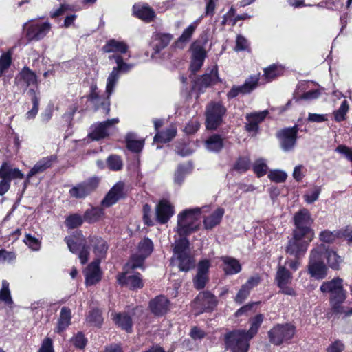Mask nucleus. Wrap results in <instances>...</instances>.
Masks as SVG:
<instances>
[{
    "instance_id": "obj_1",
    "label": "nucleus",
    "mask_w": 352,
    "mask_h": 352,
    "mask_svg": "<svg viewBox=\"0 0 352 352\" xmlns=\"http://www.w3.org/2000/svg\"><path fill=\"white\" fill-rule=\"evenodd\" d=\"M263 315L258 314L251 319V326L248 331L237 330L225 335V344L231 352H248L249 341L256 334L263 321Z\"/></svg>"
},
{
    "instance_id": "obj_2",
    "label": "nucleus",
    "mask_w": 352,
    "mask_h": 352,
    "mask_svg": "<svg viewBox=\"0 0 352 352\" xmlns=\"http://www.w3.org/2000/svg\"><path fill=\"white\" fill-rule=\"evenodd\" d=\"M294 223V236L289 241L286 252L299 258L305 254L307 248L308 214L305 210L295 214Z\"/></svg>"
},
{
    "instance_id": "obj_3",
    "label": "nucleus",
    "mask_w": 352,
    "mask_h": 352,
    "mask_svg": "<svg viewBox=\"0 0 352 352\" xmlns=\"http://www.w3.org/2000/svg\"><path fill=\"white\" fill-rule=\"evenodd\" d=\"M320 289L324 294H329V303L332 312L336 314H341L343 309L342 305L345 301L347 294L343 287V279L335 277L331 280L324 281L320 285Z\"/></svg>"
},
{
    "instance_id": "obj_4",
    "label": "nucleus",
    "mask_w": 352,
    "mask_h": 352,
    "mask_svg": "<svg viewBox=\"0 0 352 352\" xmlns=\"http://www.w3.org/2000/svg\"><path fill=\"white\" fill-rule=\"evenodd\" d=\"M206 208L186 209L178 214L175 230L181 236L180 238H184V236L190 234L198 229L202 210Z\"/></svg>"
},
{
    "instance_id": "obj_5",
    "label": "nucleus",
    "mask_w": 352,
    "mask_h": 352,
    "mask_svg": "<svg viewBox=\"0 0 352 352\" xmlns=\"http://www.w3.org/2000/svg\"><path fill=\"white\" fill-rule=\"evenodd\" d=\"M172 260L184 272H187L195 266V261L190 254L189 241L186 238H179L175 241Z\"/></svg>"
},
{
    "instance_id": "obj_6",
    "label": "nucleus",
    "mask_w": 352,
    "mask_h": 352,
    "mask_svg": "<svg viewBox=\"0 0 352 352\" xmlns=\"http://www.w3.org/2000/svg\"><path fill=\"white\" fill-rule=\"evenodd\" d=\"M324 245L322 244L311 251L309 260V275L316 280H320L325 278L328 274V266L322 259Z\"/></svg>"
},
{
    "instance_id": "obj_7",
    "label": "nucleus",
    "mask_w": 352,
    "mask_h": 352,
    "mask_svg": "<svg viewBox=\"0 0 352 352\" xmlns=\"http://www.w3.org/2000/svg\"><path fill=\"white\" fill-rule=\"evenodd\" d=\"M153 250V243L148 238L143 239L138 244L137 253L133 254L126 264V270L143 267L144 260Z\"/></svg>"
},
{
    "instance_id": "obj_8",
    "label": "nucleus",
    "mask_w": 352,
    "mask_h": 352,
    "mask_svg": "<svg viewBox=\"0 0 352 352\" xmlns=\"http://www.w3.org/2000/svg\"><path fill=\"white\" fill-rule=\"evenodd\" d=\"M69 250L78 255L82 264H85L89 258V249L87 246V240L80 234L73 235L65 239Z\"/></svg>"
},
{
    "instance_id": "obj_9",
    "label": "nucleus",
    "mask_w": 352,
    "mask_h": 352,
    "mask_svg": "<svg viewBox=\"0 0 352 352\" xmlns=\"http://www.w3.org/2000/svg\"><path fill=\"white\" fill-rule=\"evenodd\" d=\"M226 108L220 102H211L206 108V127L216 129L223 121Z\"/></svg>"
},
{
    "instance_id": "obj_10",
    "label": "nucleus",
    "mask_w": 352,
    "mask_h": 352,
    "mask_svg": "<svg viewBox=\"0 0 352 352\" xmlns=\"http://www.w3.org/2000/svg\"><path fill=\"white\" fill-rule=\"evenodd\" d=\"M295 334V327L290 324H276L268 332L270 341L280 345L291 340Z\"/></svg>"
},
{
    "instance_id": "obj_11",
    "label": "nucleus",
    "mask_w": 352,
    "mask_h": 352,
    "mask_svg": "<svg viewBox=\"0 0 352 352\" xmlns=\"http://www.w3.org/2000/svg\"><path fill=\"white\" fill-rule=\"evenodd\" d=\"M302 120L299 119L298 123L293 128L283 129L278 133V138L280 140L281 148L285 151L291 150L296 142V133L298 130L306 131V126L302 128L301 123Z\"/></svg>"
},
{
    "instance_id": "obj_12",
    "label": "nucleus",
    "mask_w": 352,
    "mask_h": 352,
    "mask_svg": "<svg viewBox=\"0 0 352 352\" xmlns=\"http://www.w3.org/2000/svg\"><path fill=\"white\" fill-rule=\"evenodd\" d=\"M26 36L30 40L38 41L43 38L50 31L52 25L49 22L31 21L23 26Z\"/></svg>"
},
{
    "instance_id": "obj_13",
    "label": "nucleus",
    "mask_w": 352,
    "mask_h": 352,
    "mask_svg": "<svg viewBox=\"0 0 352 352\" xmlns=\"http://www.w3.org/2000/svg\"><path fill=\"white\" fill-rule=\"evenodd\" d=\"M119 122L118 118H112L104 122H98L91 126L89 136L93 140H99L109 135Z\"/></svg>"
},
{
    "instance_id": "obj_14",
    "label": "nucleus",
    "mask_w": 352,
    "mask_h": 352,
    "mask_svg": "<svg viewBox=\"0 0 352 352\" xmlns=\"http://www.w3.org/2000/svg\"><path fill=\"white\" fill-rule=\"evenodd\" d=\"M98 179L91 178L74 186L69 191L70 197L76 199H84L97 188Z\"/></svg>"
},
{
    "instance_id": "obj_15",
    "label": "nucleus",
    "mask_w": 352,
    "mask_h": 352,
    "mask_svg": "<svg viewBox=\"0 0 352 352\" xmlns=\"http://www.w3.org/2000/svg\"><path fill=\"white\" fill-rule=\"evenodd\" d=\"M217 304V300L216 297L210 292L205 291L198 294L193 302V307L196 311L195 314H199L213 309Z\"/></svg>"
},
{
    "instance_id": "obj_16",
    "label": "nucleus",
    "mask_w": 352,
    "mask_h": 352,
    "mask_svg": "<svg viewBox=\"0 0 352 352\" xmlns=\"http://www.w3.org/2000/svg\"><path fill=\"white\" fill-rule=\"evenodd\" d=\"M269 114L267 110H264L258 112H253L247 113L245 116V130L251 134L252 136H255L259 129V124L261 123Z\"/></svg>"
},
{
    "instance_id": "obj_17",
    "label": "nucleus",
    "mask_w": 352,
    "mask_h": 352,
    "mask_svg": "<svg viewBox=\"0 0 352 352\" xmlns=\"http://www.w3.org/2000/svg\"><path fill=\"white\" fill-rule=\"evenodd\" d=\"M110 96L107 94L106 96H100L98 91L96 85L91 86V92L89 99L96 109H102L104 114H109L110 111Z\"/></svg>"
},
{
    "instance_id": "obj_18",
    "label": "nucleus",
    "mask_w": 352,
    "mask_h": 352,
    "mask_svg": "<svg viewBox=\"0 0 352 352\" xmlns=\"http://www.w3.org/2000/svg\"><path fill=\"white\" fill-rule=\"evenodd\" d=\"M192 60L190 68L193 73L197 72L203 65L206 56L204 44L200 41L194 42L191 45Z\"/></svg>"
},
{
    "instance_id": "obj_19",
    "label": "nucleus",
    "mask_w": 352,
    "mask_h": 352,
    "mask_svg": "<svg viewBox=\"0 0 352 352\" xmlns=\"http://www.w3.org/2000/svg\"><path fill=\"white\" fill-rule=\"evenodd\" d=\"M173 38V35L170 33L154 32L151 42V46L154 51L151 58H155L156 55L168 45Z\"/></svg>"
},
{
    "instance_id": "obj_20",
    "label": "nucleus",
    "mask_w": 352,
    "mask_h": 352,
    "mask_svg": "<svg viewBox=\"0 0 352 352\" xmlns=\"http://www.w3.org/2000/svg\"><path fill=\"white\" fill-rule=\"evenodd\" d=\"M155 213L157 221L161 224H164L174 214V206L168 200H161L156 206Z\"/></svg>"
},
{
    "instance_id": "obj_21",
    "label": "nucleus",
    "mask_w": 352,
    "mask_h": 352,
    "mask_svg": "<svg viewBox=\"0 0 352 352\" xmlns=\"http://www.w3.org/2000/svg\"><path fill=\"white\" fill-rule=\"evenodd\" d=\"M131 270L132 269L129 268L126 270V265L124 266V272L119 275L118 278L119 283L122 285L125 284L133 289L142 288L144 284L140 274L138 273L133 275H128Z\"/></svg>"
},
{
    "instance_id": "obj_22",
    "label": "nucleus",
    "mask_w": 352,
    "mask_h": 352,
    "mask_svg": "<svg viewBox=\"0 0 352 352\" xmlns=\"http://www.w3.org/2000/svg\"><path fill=\"white\" fill-rule=\"evenodd\" d=\"M100 263L98 260H94L86 268L85 275L87 285H93L100 281L101 278Z\"/></svg>"
},
{
    "instance_id": "obj_23",
    "label": "nucleus",
    "mask_w": 352,
    "mask_h": 352,
    "mask_svg": "<svg viewBox=\"0 0 352 352\" xmlns=\"http://www.w3.org/2000/svg\"><path fill=\"white\" fill-rule=\"evenodd\" d=\"M88 242L92 246L93 252L96 256L95 260H98L100 262L105 257L108 250L106 241L100 237L91 236L89 238Z\"/></svg>"
},
{
    "instance_id": "obj_24",
    "label": "nucleus",
    "mask_w": 352,
    "mask_h": 352,
    "mask_svg": "<svg viewBox=\"0 0 352 352\" xmlns=\"http://www.w3.org/2000/svg\"><path fill=\"white\" fill-rule=\"evenodd\" d=\"M327 259L328 266L334 271L340 270V265L343 262L342 258L339 256L337 252L332 249L327 248L324 245L322 259Z\"/></svg>"
},
{
    "instance_id": "obj_25",
    "label": "nucleus",
    "mask_w": 352,
    "mask_h": 352,
    "mask_svg": "<svg viewBox=\"0 0 352 352\" xmlns=\"http://www.w3.org/2000/svg\"><path fill=\"white\" fill-rule=\"evenodd\" d=\"M123 188L124 184L122 183L116 184L102 200V206L109 207L116 204L123 195Z\"/></svg>"
},
{
    "instance_id": "obj_26",
    "label": "nucleus",
    "mask_w": 352,
    "mask_h": 352,
    "mask_svg": "<svg viewBox=\"0 0 352 352\" xmlns=\"http://www.w3.org/2000/svg\"><path fill=\"white\" fill-rule=\"evenodd\" d=\"M149 307L155 315L162 316L168 310L169 301L165 296H159L151 300Z\"/></svg>"
},
{
    "instance_id": "obj_27",
    "label": "nucleus",
    "mask_w": 352,
    "mask_h": 352,
    "mask_svg": "<svg viewBox=\"0 0 352 352\" xmlns=\"http://www.w3.org/2000/svg\"><path fill=\"white\" fill-rule=\"evenodd\" d=\"M24 174L16 168H12V166L7 162H4L0 167V178L6 179L10 182L12 179H23Z\"/></svg>"
},
{
    "instance_id": "obj_28",
    "label": "nucleus",
    "mask_w": 352,
    "mask_h": 352,
    "mask_svg": "<svg viewBox=\"0 0 352 352\" xmlns=\"http://www.w3.org/2000/svg\"><path fill=\"white\" fill-rule=\"evenodd\" d=\"M56 157L54 155H50L46 157L42 158L39 160L30 170L29 173L27 175L28 181L30 179V178L38 173H41L44 172L46 169L50 168L55 161Z\"/></svg>"
},
{
    "instance_id": "obj_29",
    "label": "nucleus",
    "mask_w": 352,
    "mask_h": 352,
    "mask_svg": "<svg viewBox=\"0 0 352 352\" xmlns=\"http://www.w3.org/2000/svg\"><path fill=\"white\" fill-rule=\"evenodd\" d=\"M200 19L195 21L188 27H187L182 32V35L175 43V47L182 49L186 44L190 41L194 32L195 31Z\"/></svg>"
},
{
    "instance_id": "obj_30",
    "label": "nucleus",
    "mask_w": 352,
    "mask_h": 352,
    "mask_svg": "<svg viewBox=\"0 0 352 352\" xmlns=\"http://www.w3.org/2000/svg\"><path fill=\"white\" fill-rule=\"evenodd\" d=\"M129 49L127 44L124 41H120L116 39H111L103 46L102 50L106 53L114 52L119 54H125Z\"/></svg>"
},
{
    "instance_id": "obj_31",
    "label": "nucleus",
    "mask_w": 352,
    "mask_h": 352,
    "mask_svg": "<svg viewBox=\"0 0 352 352\" xmlns=\"http://www.w3.org/2000/svg\"><path fill=\"white\" fill-rule=\"evenodd\" d=\"M224 209L219 208L212 214L206 217L204 219V228L207 230H211L221 222L224 214Z\"/></svg>"
},
{
    "instance_id": "obj_32",
    "label": "nucleus",
    "mask_w": 352,
    "mask_h": 352,
    "mask_svg": "<svg viewBox=\"0 0 352 352\" xmlns=\"http://www.w3.org/2000/svg\"><path fill=\"white\" fill-rule=\"evenodd\" d=\"M284 70V67L280 65H271L268 67L264 69V74L261 80H265L264 83L271 82L277 76L282 75Z\"/></svg>"
},
{
    "instance_id": "obj_33",
    "label": "nucleus",
    "mask_w": 352,
    "mask_h": 352,
    "mask_svg": "<svg viewBox=\"0 0 352 352\" xmlns=\"http://www.w3.org/2000/svg\"><path fill=\"white\" fill-rule=\"evenodd\" d=\"M72 318L71 310L68 307H63L61 309L58 324L56 329L57 333L65 331L70 324Z\"/></svg>"
},
{
    "instance_id": "obj_34",
    "label": "nucleus",
    "mask_w": 352,
    "mask_h": 352,
    "mask_svg": "<svg viewBox=\"0 0 352 352\" xmlns=\"http://www.w3.org/2000/svg\"><path fill=\"white\" fill-rule=\"evenodd\" d=\"M275 280L278 287L289 285L292 280V275L285 266L278 265Z\"/></svg>"
},
{
    "instance_id": "obj_35",
    "label": "nucleus",
    "mask_w": 352,
    "mask_h": 352,
    "mask_svg": "<svg viewBox=\"0 0 352 352\" xmlns=\"http://www.w3.org/2000/svg\"><path fill=\"white\" fill-rule=\"evenodd\" d=\"M114 322L126 332H131L132 329L131 318L126 314H112Z\"/></svg>"
},
{
    "instance_id": "obj_36",
    "label": "nucleus",
    "mask_w": 352,
    "mask_h": 352,
    "mask_svg": "<svg viewBox=\"0 0 352 352\" xmlns=\"http://www.w3.org/2000/svg\"><path fill=\"white\" fill-rule=\"evenodd\" d=\"M18 81L23 83L25 87H28L36 84L37 78L34 72L28 67H24L19 74Z\"/></svg>"
},
{
    "instance_id": "obj_37",
    "label": "nucleus",
    "mask_w": 352,
    "mask_h": 352,
    "mask_svg": "<svg viewBox=\"0 0 352 352\" xmlns=\"http://www.w3.org/2000/svg\"><path fill=\"white\" fill-rule=\"evenodd\" d=\"M134 14L140 19L150 21L154 17V11L148 6L135 5L133 6Z\"/></svg>"
},
{
    "instance_id": "obj_38",
    "label": "nucleus",
    "mask_w": 352,
    "mask_h": 352,
    "mask_svg": "<svg viewBox=\"0 0 352 352\" xmlns=\"http://www.w3.org/2000/svg\"><path fill=\"white\" fill-rule=\"evenodd\" d=\"M223 263V270L227 274H234L241 270V267L239 261L233 258L224 256L222 258Z\"/></svg>"
},
{
    "instance_id": "obj_39",
    "label": "nucleus",
    "mask_w": 352,
    "mask_h": 352,
    "mask_svg": "<svg viewBox=\"0 0 352 352\" xmlns=\"http://www.w3.org/2000/svg\"><path fill=\"white\" fill-rule=\"evenodd\" d=\"M126 142L128 149L135 153L140 152L144 144V140H137L135 135L133 133L127 134Z\"/></svg>"
},
{
    "instance_id": "obj_40",
    "label": "nucleus",
    "mask_w": 352,
    "mask_h": 352,
    "mask_svg": "<svg viewBox=\"0 0 352 352\" xmlns=\"http://www.w3.org/2000/svg\"><path fill=\"white\" fill-rule=\"evenodd\" d=\"M307 89V82L304 81L299 82L294 94V100L299 102H306L308 99Z\"/></svg>"
},
{
    "instance_id": "obj_41",
    "label": "nucleus",
    "mask_w": 352,
    "mask_h": 352,
    "mask_svg": "<svg viewBox=\"0 0 352 352\" xmlns=\"http://www.w3.org/2000/svg\"><path fill=\"white\" fill-rule=\"evenodd\" d=\"M206 146L210 151L219 152L223 146V140L221 136L213 135L206 141Z\"/></svg>"
},
{
    "instance_id": "obj_42",
    "label": "nucleus",
    "mask_w": 352,
    "mask_h": 352,
    "mask_svg": "<svg viewBox=\"0 0 352 352\" xmlns=\"http://www.w3.org/2000/svg\"><path fill=\"white\" fill-rule=\"evenodd\" d=\"M217 69L214 68L210 74H206L199 79V85L203 87H207L215 84L218 81Z\"/></svg>"
},
{
    "instance_id": "obj_43",
    "label": "nucleus",
    "mask_w": 352,
    "mask_h": 352,
    "mask_svg": "<svg viewBox=\"0 0 352 352\" xmlns=\"http://www.w3.org/2000/svg\"><path fill=\"white\" fill-rule=\"evenodd\" d=\"M176 129L174 126H170L164 131L157 133L154 137V141L168 142L176 135Z\"/></svg>"
},
{
    "instance_id": "obj_44",
    "label": "nucleus",
    "mask_w": 352,
    "mask_h": 352,
    "mask_svg": "<svg viewBox=\"0 0 352 352\" xmlns=\"http://www.w3.org/2000/svg\"><path fill=\"white\" fill-rule=\"evenodd\" d=\"M119 78L120 74L117 73L116 69H112L107 79L106 94L111 96L113 93Z\"/></svg>"
},
{
    "instance_id": "obj_45",
    "label": "nucleus",
    "mask_w": 352,
    "mask_h": 352,
    "mask_svg": "<svg viewBox=\"0 0 352 352\" xmlns=\"http://www.w3.org/2000/svg\"><path fill=\"white\" fill-rule=\"evenodd\" d=\"M109 58L115 60L117 66L114 67L113 69H116L117 73L120 75V72H128L134 67V65L133 64H127L124 63L120 55H112L111 56H109Z\"/></svg>"
},
{
    "instance_id": "obj_46",
    "label": "nucleus",
    "mask_w": 352,
    "mask_h": 352,
    "mask_svg": "<svg viewBox=\"0 0 352 352\" xmlns=\"http://www.w3.org/2000/svg\"><path fill=\"white\" fill-rule=\"evenodd\" d=\"M259 81V75L250 76L241 85V88L243 91V94H249L252 92L258 86Z\"/></svg>"
},
{
    "instance_id": "obj_47",
    "label": "nucleus",
    "mask_w": 352,
    "mask_h": 352,
    "mask_svg": "<svg viewBox=\"0 0 352 352\" xmlns=\"http://www.w3.org/2000/svg\"><path fill=\"white\" fill-rule=\"evenodd\" d=\"M340 237V232L338 230L330 231L325 230L322 231L319 234L320 240L325 243H333L337 239Z\"/></svg>"
},
{
    "instance_id": "obj_48",
    "label": "nucleus",
    "mask_w": 352,
    "mask_h": 352,
    "mask_svg": "<svg viewBox=\"0 0 352 352\" xmlns=\"http://www.w3.org/2000/svg\"><path fill=\"white\" fill-rule=\"evenodd\" d=\"M349 109V106L347 101L344 100L339 109L333 112L334 120L337 122L345 120Z\"/></svg>"
},
{
    "instance_id": "obj_49",
    "label": "nucleus",
    "mask_w": 352,
    "mask_h": 352,
    "mask_svg": "<svg viewBox=\"0 0 352 352\" xmlns=\"http://www.w3.org/2000/svg\"><path fill=\"white\" fill-rule=\"evenodd\" d=\"M268 170L266 161L260 158L256 160L253 164V170L258 177L265 175Z\"/></svg>"
},
{
    "instance_id": "obj_50",
    "label": "nucleus",
    "mask_w": 352,
    "mask_h": 352,
    "mask_svg": "<svg viewBox=\"0 0 352 352\" xmlns=\"http://www.w3.org/2000/svg\"><path fill=\"white\" fill-rule=\"evenodd\" d=\"M108 168L113 171H118L122 168L123 162L121 157L116 155H110L107 160Z\"/></svg>"
},
{
    "instance_id": "obj_51",
    "label": "nucleus",
    "mask_w": 352,
    "mask_h": 352,
    "mask_svg": "<svg viewBox=\"0 0 352 352\" xmlns=\"http://www.w3.org/2000/svg\"><path fill=\"white\" fill-rule=\"evenodd\" d=\"M190 167L186 165H179L175 173L174 182L181 185L184 182L185 176L188 173Z\"/></svg>"
},
{
    "instance_id": "obj_52",
    "label": "nucleus",
    "mask_w": 352,
    "mask_h": 352,
    "mask_svg": "<svg viewBox=\"0 0 352 352\" xmlns=\"http://www.w3.org/2000/svg\"><path fill=\"white\" fill-rule=\"evenodd\" d=\"M12 63V53L10 52L3 53L0 57V77L10 67Z\"/></svg>"
},
{
    "instance_id": "obj_53",
    "label": "nucleus",
    "mask_w": 352,
    "mask_h": 352,
    "mask_svg": "<svg viewBox=\"0 0 352 352\" xmlns=\"http://www.w3.org/2000/svg\"><path fill=\"white\" fill-rule=\"evenodd\" d=\"M0 300L7 305H11L13 302L9 289V283L5 280L2 281V288L0 290Z\"/></svg>"
},
{
    "instance_id": "obj_54",
    "label": "nucleus",
    "mask_w": 352,
    "mask_h": 352,
    "mask_svg": "<svg viewBox=\"0 0 352 352\" xmlns=\"http://www.w3.org/2000/svg\"><path fill=\"white\" fill-rule=\"evenodd\" d=\"M30 91L32 93V108L28 111L26 117L28 119H32L36 116L38 111L39 98L36 96L34 90L31 89Z\"/></svg>"
},
{
    "instance_id": "obj_55",
    "label": "nucleus",
    "mask_w": 352,
    "mask_h": 352,
    "mask_svg": "<svg viewBox=\"0 0 352 352\" xmlns=\"http://www.w3.org/2000/svg\"><path fill=\"white\" fill-rule=\"evenodd\" d=\"M71 343L77 349H82L87 343V339L82 332H78L70 340Z\"/></svg>"
},
{
    "instance_id": "obj_56",
    "label": "nucleus",
    "mask_w": 352,
    "mask_h": 352,
    "mask_svg": "<svg viewBox=\"0 0 352 352\" xmlns=\"http://www.w3.org/2000/svg\"><path fill=\"white\" fill-rule=\"evenodd\" d=\"M87 320L94 326L100 327L103 321L101 311L98 309H93L90 311L87 317Z\"/></svg>"
},
{
    "instance_id": "obj_57",
    "label": "nucleus",
    "mask_w": 352,
    "mask_h": 352,
    "mask_svg": "<svg viewBox=\"0 0 352 352\" xmlns=\"http://www.w3.org/2000/svg\"><path fill=\"white\" fill-rule=\"evenodd\" d=\"M23 241L33 251H38L41 248V241L30 234H25Z\"/></svg>"
},
{
    "instance_id": "obj_58",
    "label": "nucleus",
    "mask_w": 352,
    "mask_h": 352,
    "mask_svg": "<svg viewBox=\"0 0 352 352\" xmlns=\"http://www.w3.org/2000/svg\"><path fill=\"white\" fill-rule=\"evenodd\" d=\"M287 177V173L280 170H273L270 171L268 178L274 182L281 183L284 182Z\"/></svg>"
},
{
    "instance_id": "obj_59",
    "label": "nucleus",
    "mask_w": 352,
    "mask_h": 352,
    "mask_svg": "<svg viewBox=\"0 0 352 352\" xmlns=\"http://www.w3.org/2000/svg\"><path fill=\"white\" fill-rule=\"evenodd\" d=\"M82 222V218L80 214H74L66 219L65 226L69 228H75L80 226Z\"/></svg>"
},
{
    "instance_id": "obj_60",
    "label": "nucleus",
    "mask_w": 352,
    "mask_h": 352,
    "mask_svg": "<svg viewBox=\"0 0 352 352\" xmlns=\"http://www.w3.org/2000/svg\"><path fill=\"white\" fill-rule=\"evenodd\" d=\"M250 44L248 41L242 35H238L236 38V46L234 50L236 52L249 51Z\"/></svg>"
},
{
    "instance_id": "obj_61",
    "label": "nucleus",
    "mask_w": 352,
    "mask_h": 352,
    "mask_svg": "<svg viewBox=\"0 0 352 352\" xmlns=\"http://www.w3.org/2000/svg\"><path fill=\"white\" fill-rule=\"evenodd\" d=\"M250 166V160L248 157H241L237 160L234 166V169L240 173H243L249 169Z\"/></svg>"
},
{
    "instance_id": "obj_62",
    "label": "nucleus",
    "mask_w": 352,
    "mask_h": 352,
    "mask_svg": "<svg viewBox=\"0 0 352 352\" xmlns=\"http://www.w3.org/2000/svg\"><path fill=\"white\" fill-rule=\"evenodd\" d=\"M38 352H54L53 340L49 337L44 338Z\"/></svg>"
},
{
    "instance_id": "obj_63",
    "label": "nucleus",
    "mask_w": 352,
    "mask_h": 352,
    "mask_svg": "<svg viewBox=\"0 0 352 352\" xmlns=\"http://www.w3.org/2000/svg\"><path fill=\"white\" fill-rule=\"evenodd\" d=\"M336 151L343 155L346 159H347L349 162H352L351 148L344 144H340L336 147Z\"/></svg>"
},
{
    "instance_id": "obj_64",
    "label": "nucleus",
    "mask_w": 352,
    "mask_h": 352,
    "mask_svg": "<svg viewBox=\"0 0 352 352\" xmlns=\"http://www.w3.org/2000/svg\"><path fill=\"white\" fill-rule=\"evenodd\" d=\"M344 349V343L340 340H336L327 348V352H342Z\"/></svg>"
}]
</instances>
